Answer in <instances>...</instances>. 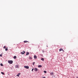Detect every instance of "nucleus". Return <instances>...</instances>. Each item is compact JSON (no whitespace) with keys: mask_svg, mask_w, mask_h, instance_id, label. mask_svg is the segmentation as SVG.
Returning a JSON list of instances; mask_svg holds the SVG:
<instances>
[{"mask_svg":"<svg viewBox=\"0 0 78 78\" xmlns=\"http://www.w3.org/2000/svg\"><path fill=\"white\" fill-rule=\"evenodd\" d=\"M8 62L9 63V64H12V63L13 62V61L12 60H9L8 61Z\"/></svg>","mask_w":78,"mask_h":78,"instance_id":"f257e3e1","label":"nucleus"},{"mask_svg":"<svg viewBox=\"0 0 78 78\" xmlns=\"http://www.w3.org/2000/svg\"><path fill=\"white\" fill-rule=\"evenodd\" d=\"M24 67L27 69H29V66H24Z\"/></svg>","mask_w":78,"mask_h":78,"instance_id":"f03ea898","label":"nucleus"},{"mask_svg":"<svg viewBox=\"0 0 78 78\" xmlns=\"http://www.w3.org/2000/svg\"><path fill=\"white\" fill-rule=\"evenodd\" d=\"M25 51H23V52H21V53L22 55H24L25 54Z\"/></svg>","mask_w":78,"mask_h":78,"instance_id":"7ed1b4c3","label":"nucleus"},{"mask_svg":"<svg viewBox=\"0 0 78 78\" xmlns=\"http://www.w3.org/2000/svg\"><path fill=\"white\" fill-rule=\"evenodd\" d=\"M59 51H64V50H63V49H62V48H60L59 50Z\"/></svg>","mask_w":78,"mask_h":78,"instance_id":"20e7f679","label":"nucleus"},{"mask_svg":"<svg viewBox=\"0 0 78 78\" xmlns=\"http://www.w3.org/2000/svg\"><path fill=\"white\" fill-rule=\"evenodd\" d=\"M50 75L51 76H52V75H54V73H53V72L51 73H50Z\"/></svg>","mask_w":78,"mask_h":78,"instance_id":"39448f33","label":"nucleus"},{"mask_svg":"<svg viewBox=\"0 0 78 78\" xmlns=\"http://www.w3.org/2000/svg\"><path fill=\"white\" fill-rule=\"evenodd\" d=\"M34 70L35 71V72H37V71L38 69L37 68H35L34 69Z\"/></svg>","mask_w":78,"mask_h":78,"instance_id":"423d86ee","label":"nucleus"},{"mask_svg":"<svg viewBox=\"0 0 78 78\" xmlns=\"http://www.w3.org/2000/svg\"><path fill=\"white\" fill-rule=\"evenodd\" d=\"M37 56H36V55H35L34 56V59H37Z\"/></svg>","mask_w":78,"mask_h":78,"instance_id":"0eeeda50","label":"nucleus"},{"mask_svg":"<svg viewBox=\"0 0 78 78\" xmlns=\"http://www.w3.org/2000/svg\"><path fill=\"white\" fill-rule=\"evenodd\" d=\"M24 43H27V42H28L29 43V42H28V41H24Z\"/></svg>","mask_w":78,"mask_h":78,"instance_id":"6e6552de","label":"nucleus"},{"mask_svg":"<svg viewBox=\"0 0 78 78\" xmlns=\"http://www.w3.org/2000/svg\"><path fill=\"white\" fill-rule=\"evenodd\" d=\"M38 67L39 68H40V67H42V65H39L38 66Z\"/></svg>","mask_w":78,"mask_h":78,"instance_id":"1a4fd4ad","label":"nucleus"},{"mask_svg":"<svg viewBox=\"0 0 78 78\" xmlns=\"http://www.w3.org/2000/svg\"><path fill=\"white\" fill-rule=\"evenodd\" d=\"M28 55H30V53H29V52H27L26 54V56H27Z\"/></svg>","mask_w":78,"mask_h":78,"instance_id":"9d476101","label":"nucleus"},{"mask_svg":"<svg viewBox=\"0 0 78 78\" xmlns=\"http://www.w3.org/2000/svg\"><path fill=\"white\" fill-rule=\"evenodd\" d=\"M5 51H8V47H6L5 48Z\"/></svg>","mask_w":78,"mask_h":78,"instance_id":"9b49d317","label":"nucleus"},{"mask_svg":"<svg viewBox=\"0 0 78 78\" xmlns=\"http://www.w3.org/2000/svg\"><path fill=\"white\" fill-rule=\"evenodd\" d=\"M20 75V73H19L16 76H19V75Z\"/></svg>","mask_w":78,"mask_h":78,"instance_id":"f8f14e48","label":"nucleus"},{"mask_svg":"<svg viewBox=\"0 0 78 78\" xmlns=\"http://www.w3.org/2000/svg\"><path fill=\"white\" fill-rule=\"evenodd\" d=\"M16 58H17V57H16V56H14L13 57V58L14 59H16Z\"/></svg>","mask_w":78,"mask_h":78,"instance_id":"ddd939ff","label":"nucleus"},{"mask_svg":"<svg viewBox=\"0 0 78 78\" xmlns=\"http://www.w3.org/2000/svg\"><path fill=\"white\" fill-rule=\"evenodd\" d=\"M41 60L42 61H44V58H41Z\"/></svg>","mask_w":78,"mask_h":78,"instance_id":"4468645a","label":"nucleus"},{"mask_svg":"<svg viewBox=\"0 0 78 78\" xmlns=\"http://www.w3.org/2000/svg\"><path fill=\"white\" fill-rule=\"evenodd\" d=\"M2 74V75H4L5 74V73H4L3 72H2L1 73Z\"/></svg>","mask_w":78,"mask_h":78,"instance_id":"2eb2a0df","label":"nucleus"},{"mask_svg":"<svg viewBox=\"0 0 78 78\" xmlns=\"http://www.w3.org/2000/svg\"><path fill=\"white\" fill-rule=\"evenodd\" d=\"M0 65H1V66H3V65L2 64V63H1Z\"/></svg>","mask_w":78,"mask_h":78,"instance_id":"dca6fc26","label":"nucleus"},{"mask_svg":"<svg viewBox=\"0 0 78 78\" xmlns=\"http://www.w3.org/2000/svg\"><path fill=\"white\" fill-rule=\"evenodd\" d=\"M44 72L45 73H47V71H44Z\"/></svg>","mask_w":78,"mask_h":78,"instance_id":"f3484780","label":"nucleus"},{"mask_svg":"<svg viewBox=\"0 0 78 78\" xmlns=\"http://www.w3.org/2000/svg\"><path fill=\"white\" fill-rule=\"evenodd\" d=\"M35 64V62H34L33 63V66H34V65Z\"/></svg>","mask_w":78,"mask_h":78,"instance_id":"a211bd4d","label":"nucleus"},{"mask_svg":"<svg viewBox=\"0 0 78 78\" xmlns=\"http://www.w3.org/2000/svg\"><path fill=\"white\" fill-rule=\"evenodd\" d=\"M16 67V68H17V67H18V65H16L15 66Z\"/></svg>","mask_w":78,"mask_h":78,"instance_id":"6ab92c4d","label":"nucleus"},{"mask_svg":"<svg viewBox=\"0 0 78 78\" xmlns=\"http://www.w3.org/2000/svg\"><path fill=\"white\" fill-rule=\"evenodd\" d=\"M0 56H2V54H0Z\"/></svg>","mask_w":78,"mask_h":78,"instance_id":"aec40b11","label":"nucleus"},{"mask_svg":"<svg viewBox=\"0 0 78 78\" xmlns=\"http://www.w3.org/2000/svg\"><path fill=\"white\" fill-rule=\"evenodd\" d=\"M33 70H34V69H32V72H33Z\"/></svg>","mask_w":78,"mask_h":78,"instance_id":"412c9836","label":"nucleus"},{"mask_svg":"<svg viewBox=\"0 0 78 78\" xmlns=\"http://www.w3.org/2000/svg\"><path fill=\"white\" fill-rule=\"evenodd\" d=\"M29 59H32V58L31 57H29Z\"/></svg>","mask_w":78,"mask_h":78,"instance_id":"4be33fe9","label":"nucleus"},{"mask_svg":"<svg viewBox=\"0 0 78 78\" xmlns=\"http://www.w3.org/2000/svg\"><path fill=\"white\" fill-rule=\"evenodd\" d=\"M4 48H6V47H5V46H4L3 47Z\"/></svg>","mask_w":78,"mask_h":78,"instance_id":"5701e85b","label":"nucleus"},{"mask_svg":"<svg viewBox=\"0 0 78 78\" xmlns=\"http://www.w3.org/2000/svg\"><path fill=\"white\" fill-rule=\"evenodd\" d=\"M42 78H45V77H43Z\"/></svg>","mask_w":78,"mask_h":78,"instance_id":"b1692460","label":"nucleus"},{"mask_svg":"<svg viewBox=\"0 0 78 78\" xmlns=\"http://www.w3.org/2000/svg\"><path fill=\"white\" fill-rule=\"evenodd\" d=\"M53 76H52V77H53Z\"/></svg>","mask_w":78,"mask_h":78,"instance_id":"393cba45","label":"nucleus"},{"mask_svg":"<svg viewBox=\"0 0 78 78\" xmlns=\"http://www.w3.org/2000/svg\"><path fill=\"white\" fill-rule=\"evenodd\" d=\"M76 78H78V77H77Z\"/></svg>","mask_w":78,"mask_h":78,"instance_id":"a878e982","label":"nucleus"}]
</instances>
